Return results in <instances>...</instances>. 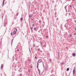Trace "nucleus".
<instances>
[{"instance_id": "5", "label": "nucleus", "mask_w": 76, "mask_h": 76, "mask_svg": "<svg viewBox=\"0 0 76 76\" xmlns=\"http://www.w3.org/2000/svg\"><path fill=\"white\" fill-rule=\"evenodd\" d=\"M13 34H16V31H14Z\"/></svg>"}, {"instance_id": "12", "label": "nucleus", "mask_w": 76, "mask_h": 76, "mask_svg": "<svg viewBox=\"0 0 76 76\" xmlns=\"http://www.w3.org/2000/svg\"><path fill=\"white\" fill-rule=\"evenodd\" d=\"M32 15H29V17H32Z\"/></svg>"}, {"instance_id": "7", "label": "nucleus", "mask_w": 76, "mask_h": 76, "mask_svg": "<svg viewBox=\"0 0 76 76\" xmlns=\"http://www.w3.org/2000/svg\"><path fill=\"white\" fill-rule=\"evenodd\" d=\"M39 65V64H38V63H37V68H38V65Z\"/></svg>"}, {"instance_id": "2", "label": "nucleus", "mask_w": 76, "mask_h": 76, "mask_svg": "<svg viewBox=\"0 0 76 76\" xmlns=\"http://www.w3.org/2000/svg\"><path fill=\"white\" fill-rule=\"evenodd\" d=\"M75 69H74L73 70V74L74 75H75Z\"/></svg>"}, {"instance_id": "32", "label": "nucleus", "mask_w": 76, "mask_h": 76, "mask_svg": "<svg viewBox=\"0 0 76 76\" xmlns=\"http://www.w3.org/2000/svg\"><path fill=\"white\" fill-rule=\"evenodd\" d=\"M73 1H75V0H73Z\"/></svg>"}, {"instance_id": "29", "label": "nucleus", "mask_w": 76, "mask_h": 76, "mask_svg": "<svg viewBox=\"0 0 76 76\" xmlns=\"http://www.w3.org/2000/svg\"><path fill=\"white\" fill-rule=\"evenodd\" d=\"M74 34L75 35H76V33H74Z\"/></svg>"}, {"instance_id": "25", "label": "nucleus", "mask_w": 76, "mask_h": 76, "mask_svg": "<svg viewBox=\"0 0 76 76\" xmlns=\"http://www.w3.org/2000/svg\"><path fill=\"white\" fill-rule=\"evenodd\" d=\"M30 68H32V66H30Z\"/></svg>"}, {"instance_id": "1", "label": "nucleus", "mask_w": 76, "mask_h": 76, "mask_svg": "<svg viewBox=\"0 0 76 76\" xmlns=\"http://www.w3.org/2000/svg\"><path fill=\"white\" fill-rule=\"evenodd\" d=\"M38 63H41L42 62V60L40 59L38 61Z\"/></svg>"}, {"instance_id": "17", "label": "nucleus", "mask_w": 76, "mask_h": 76, "mask_svg": "<svg viewBox=\"0 0 76 76\" xmlns=\"http://www.w3.org/2000/svg\"><path fill=\"white\" fill-rule=\"evenodd\" d=\"M41 20H39V23H40V22H41Z\"/></svg>"}, {"instance_id": "3", "label": "nucleus", "mask_w": 76, "mask_h": 76, "mask_svg": "<svg viewBox=\"0 0 76 76\" xmlns=\"http://www.w3.org/2000/svg\"><path fill=\"white\" fill-rule=\"evenodd\" d=\"M48 66H46L45 69V70H47V69H48Z\"/></svg>"}, {"instance_id": "31", "label": "nucleus", "mask_w": 76, "mask_h": 76, "mask_svg": "<svg viewBox=\"0 0 76 76\" xmlns=\"http://www.w3.org/2000/svg\"><path fill=\"white\" fill-rule=\"evenodd\" d=\"M75 30H76V28H75Z\"/></svg>"}, {"instance_id": "22", "label": "nucleus", "mask_w": 76, "mask_h": 76, "mask_svg": "<svg viewBox=\"0 0 76 76\" xmlns=\"http://www.w3.org/2000/svg\"><path fill=\"white\" fill-rule=\"evenodd\" d=\"M37 58V57L35 56V59H36Z\"/></svg>"}, {"instance_id": "30", "label": "nucleus", "mask_w": 76, "mask_h": 76, "mask_svg": "<svg viewBox=\"0 0 76 76\" xmlns=\"http://www.w3.org/2000/svg\"><path fill=\"white\" fill-rule=\"evenodd\" d=\"M18 51H19V50H18Z\"/></svg>"}, {"instance_id": "13", "label": "nucleus", "mask_w": 76, "mask_h": 76, "mask_svg": "<svg viewBox=\"0 0 76 76\" xmlns=\"http://www.w3.org/2000/svg\"><path fill=\"white\" fill-rule=\"evenodd\" d=\"M70 37H72V34H70Z\"/></svg>"}, {"instance_id": "23", "label": "nucleus", "mask_w": 76, "mask_h": 76, "mask_svg": "<svg viewBox=\"0 0 76 76\" xmlns=\"http://www.w3.org/2000/svg\"><path fill=\"white\" fill-rule=\"evenodd\" d=\"M28 71L29 72H30V71H31V70H30V69H29L28 70Z\"/></svg>"}, {"instance_id": "4", "label": "nucleus", "mask_w": 76, "mask_h": 76, "mask_svg": "<svg viewBox=\"0 0 76 76\" xmlns=\"http://www.w3.org/2000/svg\"><path fill=\"white\" fill-rule=\"evenodd\" d=\"M4 1L3 0V2L2 3V6H3L4 5Z\"/></svg>"}, {"instance_id": "14", "label": "nucleus", "mask_w": 76, "mask_h": 76, "mask_svg": "<svg viewBox=\"0 0 76 76\" xmlns=\"http://www.w3.org/2000/svg\"><path fill=\"white\" fill-rule=\"evenodd\" d=\"M23 20V19L22 18H21L20 19V20H21V21H22V20Z\"/></svg>"}, {"instance_id": "11", "label": "nucleus", "mask_w": 76, "mask_h": 76, "mask_svg": "<svg viewBox=\"0 0 76 76\" xmlns=\"http://www.w3.org/2000/svg\"><path fill=\"white\" fill-rule=\"evenodd\" d=\"M61 64L62 65H63V64H64V62L61 63Z\"/></svg>"}, {"instance_id": "24", "label": "nucleus", "mask_w": 76, "mask_h": 76, "mask_svg": "<svg viewBox=\"0 0 76 76\" xmlns=\"http://www.w3.org/2000/svg\"><path fill=\"white\" fill-rule=\"evenodd\" d=\"M32 26H33V27H34V24H33Z\"/></svg>"}, {"instance_id": "8", "label": "nucleus", "mask_w": 76, "mask_h": 76, "mask_svg": "<svg viewBox=\"0 0 76 76\" xmlns=\"http://www.w3.org/2000/svg\"><path fill=\"white\" fill-rule=\"evenodd\" d=\"M3 65H2L1 66V69H3Z\"/></svg>"}, {"instance_id": "33", "label": "nucleus", "mask_w": 76, "mask_h": 76, "mask_svg": "<svg viewBox=\"0 0 76 76\" xmlns=\"http://www.w3.org/2000/svg\"><path fill=\"white\" fill-rule=\"evenodd\" d=\"M41 44H42V42H41Z\"/></svg>"}, {"instance_id": "26", "label": "nucleus", "mask_w": 76, "mask_h": 76, "mask_svg": "<svg viewBox=\"0 0 76 76\" xmlns=\"http://www.w3.org/2000/svg\"><path fill=\"white\" fill-rule=\"evenodd\" d=\"M40 50V49H38V51H39Z\"/></svg>"}, {"instance_id": "20", "label": "nucleus", "mask_w": 76, "mask_h": 76, "mask_svg": "<svg viewBox=\"0 0 76 76\" xmlns=\"http://www.w3.org/2000/svg\"><path fill=\"white\" fill-rule=\"evenodd\" d=\"M11 35H13V34H12V33L11 32Z\"/></svg>"}, {"instance_id": "21", "label": "nucleus", "mask_w": 76, "mask_h": 76, "mask_svg": "<svg viewBox=\"0 0 76 76\" xmlns=\"http://www.w3.org/2000/svg\"><path fill=\"white\" fill-rule=\"evenodd\" d=\"M28 61H29V62H31V60H28Z\"/></svg>"}, {"instance_id": "18", "label": "nucleus", "mask_w": 76, "mask_h": 76, "mask_svg": "<svg viewBox=\"0 0 76 76\" xmlns=\"http://www.w3.org/2000/svg\"><path fill=\"white\" fill-rule=\"evenodd\" d=\"M44 47H46V46L45 45H44Z\"/></svg>"}, {"instance_id": "28", "label": "nucleus", "mask_w": 76, "mask_h": 76, "mask_svg": "<svg viewBox=\"0 0 76 76\" xmlns=\"http://www.w3.org/2000/svg\"><path fill=\"white\" fill-rule=\"evenodd\" d=\"M17 16H18V13H17L16 15Z\"/></svg>"}, {"instance_id": "27", "label": "nucleus", "mask_w": 76, "mask_h": 76, "mask_svg": "<svg viewBox=\"0 0 76 76\" xmlns=\"http://www.w3.org/2000/svg\"><path fill=\"white\" fill-rule=\"evenodd\" d=\"M70 7H72V5H70Z\"/></svg>"}, {"instance_id": "9", "label": "nucleus", "mask_w": 76, "mask_h": 76, "mask_svg": "<svg viewBox=\"0 0 76 76\" xmlns=\"http://www.w3.org/2000/svg\"><path fill=\"white\" fill-rule=\"evenodd\" d=\"M69 68H67L66 69V71H69Z\"/></svg>"}, {"instance_id": "10", "label": "nucleus", "mask_w": 76, "mask_h": 76, "mask_svg": "<svg viewBox=\"0 0 76 76\" xmlns=\"http://www.w3.org/2000/svg\"><path fill=\"white\" fill-rule=\"evenodd\" d=\"M75 53H74L73 54V56H75Z\"/></svg>"}, {"instance_id": "6", "label": "nucleus", "mask_w": 76, "mask_h": 76, "mask_svg": "<svg viewBox=\"0 0 76 76\" xmlns=\"http://www.w3.org/2000/svg\"><path fill=\"white\" fill-rule=\"evenodd\" d=\"M38 72H39V74H40V70L39 69H38Z\"/></svg>"}, {"instance_id": "15", "label": "nucleus", "mask_w": 76, "mask_h": 76, "mask_svg": "<svg viewBox=\"0 0 76 76\" xmlns=\"http://www.w3.org/2000/svg\"><path fill=\"white\" fill-rule=\"evenodd\" d=\"M36 28L35 27L34 28V30H35H35H36Z\"/></svg>"}, {"instance_id": "16", "label": "nucleus", "mask_w": 76, "mask_h": 76, "mask_svg": "<svg viewBox=\"0 0 76 76\" xmlns=\"http://www.w3.org/2000/svg\"><path fill=\"white\" fill-rule=\"evenodd\" d=\"M15 30H16V31H18V30L17 29V28H15Z\"/></svg>"}, {"instance_id": "19", "label": "nucleus", "mask_w": 76, "mask_h": 76, "mask_svg": "<svg viewBox=\"0 0 76 76\" xmlns=\"http://www.w3.org/2000/svg\"><path fill=\"white\" fill-rule=\"evenodd\" d=\"M46 38H48V36H46Z\"/></svg>"}]
</instances>
